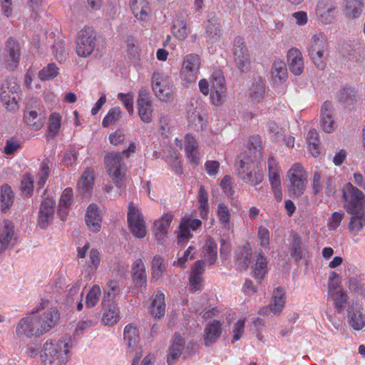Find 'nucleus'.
<instances>
[{"label":"nucleus","instance_id":"1","mask_svg":"<svg viewBox=\"0 0 365 365\" xmlns=\"http://www.w3.org/2000/svg\"><path fill=\"white\" fill-rule=\"evenodd\" d=\"M308 55L313 64L321 71L324 70L330 55V44L323 32L314 34L308 41Z\"/></svg>","mask_w":365,"mask_h":365},{"label":"nucleus","instance_id":"2","mask_svg":"<svg viewBox=\"0 0 365 365\" xmlns=\"http://www.w3.org/2000/svg\"><path fill=\"white\" fill-rule=\"evenodd\" d=\"M69 342L66 339L47 340L40 355L43 365H63L68 360Z\"/></svg>","mask_w":365,"mask_h":365},{"label":"nucleus","instance_id":"3","mask_svg":"<svg viewBox=\"0 0 365 365\" xmlns=\"http://www.w3.org/2000/svg\"><path fill=\"white\" fill-rule=\"evenodd\" d=\"M240 160L237 163V175L245 183L252 186L260 184L264 178L259 164L244 155L239 156Z\"/></svg>","mask_w":365,"mask_h":365},{"label":"nucleus","instance_id":"4","mask_svg":"<svg viewBox=\"0 0 365 365\" xmlns=\"http://www.w3.org/2000/svg\"><path fill=\"white\" fill-rule=\"evenodd\" d=\"M216 216L220 227L217 230L220 236V252H226L230 248V235L233 232V227L231 222V210L223 202L217 205Z\"/></svg>","mask_w":365,"mask_h":365},{"label":"nucleus","instance_id":"5","mask_svg":"<svg viewBox=\"0 0 365 365\" xmlns=\"http://www.w3.org/2000/svg\"><path fill=\"white\" fill-rule=\"evenodd\" d=\"M48 305L49 302L44 301L31 311V314H34L47 308L42 314L34 315L35 321L36 325L38 327L41 336L46 334L54 328L58 324L60 319L58 310L56 308H48Z\"/></svg>","mask_w":365,"mask_h":365},{"label":"nucleus","instance_id":"6","mask_svg":"<svg viewBox=\"0 0 365 365\" xmlns=\"http://www.w3.org/2000/svg\"><path fill=\"white\" fill-rule=\"evenodd\" d=\"M107 172L113 182L120 187L125 178L126 165L120 153H109L104 158Z\"/></svg>","mask_w":365,"mask_h":365},{"label":"nucleus","instance_id":"7","mask_svg":"<svg viewBox=\"0 0 365 365\" xmlns=\"http://www.w3.org/2000/svg\"><path fill=\"white\" fill-rule=\"evenodd\" d=\"M152 88L155 96L161 101L170 102L174 98L172 80L163 72L153 73Z\"/></svg>","mask_w":365,"mask_h":365},{"label":"nucleus","instance_id":"8","mask_svg":"<svg viewBox=\"0 0 365 365\" xmlns=\"http://www.w3.org/2000/svg\"><path fill=\"white\" fill-rule=\"evenodd\" d=\"M201 63L202 59L197 53H190L185 56L180 71V78L184 86L188 87L196 81Z\"/></svg>","mask_w":365,"mask_h":365},{"label":"nucleus","instance_id":"9","mask_svg":"<svg viewBox=\"0 0 365 365\" xmlns=\"http://www.w3.org/2000/svg\"><path fill=\"white\" fill-rule=\"evenodd\" d=\"M20 86L14 78H7L0 84V99L7 110L14 112L19 109L17 101Z\"/></svg>","mask_w":365,"mask_h":365},{"label":"nucleus","instance_id":"10","mask_svg":"<svg viewBox=\"0 0 365 365\" xmlns=\"http://www.w3.org/2000/svg\"><path fill=\"white\" fill-rule=\"evenodd\" d=\"M342 193L347 212L365 211V195L362 191L348 182L342 189Z\"/></svg>","mask_w":365,"mask_h":365},{"label":"nucleus","instance_id":"11","mask_svg":"<svg viewBox=\"0 0 365 365\" xmlns=\"http://www.w3.org/2000/svg\"><path fill=\"white\" fill-rule=\"evenodd\" d=\"M287 178L289 192L296 196L302 195L307 182V173L303 167L299 163H294L288 170Z\"/></svg>","mask_w":365,"mask_h":365},{"label":"nucleus","instance_id":"12","mask_svg":"<svg viewBox=\"0 0 365 365\" xmlns=\"http://www.w3.org/2000/svg\"><path fill=\"white\" fill-rule=\"evenodd\" d=\"M96 45V34L91 27L85 26L77 35L76 53L81 57H87L94 51Z\"/></svg>","mask_w":365,"mask_h":365},{"label":"nucleus","instance_id":"13","mask_svg":"<svg viewBox=\"0 0 365 365\" xmlns=\"http://www.w3.org/2000/svg\"><path fill=\"white\" fill-rule=\"evenodd\" d=\"M46 118L44 107L38 102L28 105L24 112V122L34 130H39L44 125Z\"/></svg>","mask_w":365,"mask_h":365},{"label":"nucleus","instance_id":"14","mask_svg":"<svg viewBox=\"0 0 365 365\" xmlns=\"http://www.w3.org/2000/svg\"><path fill=\"white\" fill-rule=\"evenodd\" d=\"M123 336L130 351L135 352L132 365H138L142 356V349L139 345L140 335L137 327L132 324H127L124 328Z\"/></svg>","mask_w":365,"mask_h":365},{"label":"nucleus","instance_id":"15","mask_svg":"<svg viewBox=\"0 0 365 365\" xmlns=\"http://www.w3.org/2000/svg\"><path fill=\"white\" fill-rule=\"evenodd\" d=\"M128 222L132 234L138 238H143L146 230L143 217L138 207L133 202L129 203Z\"/></svg>","mask_w":365,"mask_h":365},{"label":"nucleus","instance_id":"16","mask_svg":"<svg viewBox=\"0 0 365 365\" xmlns=\"http://www.w3.org/2000/svg\"><path fill=\"white\" fill-rule=\"evenodd\" d=\"M187 120L191 129L200 132L206 127V120L202 106L197 101L191 102L187 108Z\"/></svg>","mask_w":365,"mask_h":365},{"label":"nucleus","instance_id":"17","mask_svg":"<svg viewBox=\"0 0 365 365\" xmlns=\"http://www.w3.org/2000/svg\"><path fill=\"white\" fill-rule=\"evenodd\" d=\"M212 91L210 93L212 103L219 106L225 96L226 86L225 78L221 71H215L212 74Z\"/></svg>","mask_w":365,"mask_h":365},{"label":"nucleus","instance_id":"18","mask_svg":"<svg viewBox=\"0 0 365 365\" xmlns=\"http://www.w3.org/2000/svg\"><path fill=\"white\" fill-rule=\"evenodd\" d=\"M16 333L20 337L31 339L40 336L38 327L36 325L34 315L22 318L16 328Z\"/></svg>","mask_w":365,"mask_h":365},{"label":"nucleus","instance_id":"19","mask_svg":"<svg viewBox=\"0 0 365 365\" xmlns=\"http://www.w3.org/2000/svg\"><path fill=\"white\" fill-rule=\"evenodd\" d=\"M285 304V291L282 287H278L273 292V302L270 304L261 308L258 314L264 316H268L271 313L279 314Z\"/></svg>","mask_w":365,"mask_h":365},{"label":"nucleus","instance_id":"20","mask_svg":"<svg viewBox=\"0 0 365 365\" xmlns=\"http://www.w3.org/2000/svg\"><path fill=\"white\" fill-rule=\"evenodd\" d=\"M233 54L235 62L239 69L245 71L250 66V56L243 39L240 37H237L235 39Z\"/></svg>","mask_w":365,"mask_h":365},{"label":"nucleus","instance_id":"21","mask_svg":"<svg viewBox=\"0 0 365 365\" xmlns=\"http://www.w3.org/2000/svg\"><path fill=\"white\" fill-rule=\"evenodd\" d=\"M336 6L331 0H319L316 6V15L324 24H329L336 19Z\"/></svg>","mask_w":365,"mask_h":365},{"label":"nucleus","instance_id":"22","mask_svg":"<svg viewBox=\"0 0 365 365\" xmlns=\"http://www.w3.org/2000/svg\"><path fill=\"white\" fill-rule=\"evenodd\" d=\"M55 200L51 197H46L41 204L38 212V225L45 229L53 220L55 212Z\"/></svg>","mask_w":365,"mask_h":365},{"label":"nucleus","instance_id":"23","mask_svg":"<svg viewBox=\"0 0 365 365\" xmlns=\"http://www.w3.org/2000/svg\"><path fill=\"white\" fill-rule=\"evenodd\" d=\"M321 126L323 130L331 133L336 128L332 103L325 101L321 108Z\"/></svg>","mask_w":365,"mask_h":365},{"label":"nucleus","instance_id":"24","mask_svg":"<svg viewBox=\"0 0 365 365\" xmlns=\"http://www.w3.org/2000/svg\"><path fill=\"white\" fill-rule=\"evenodd\" d=\"M187 18L188 15L185 12L182 11L176 14L173 19L172 34L180 41L185 40L190 32V29L187 25Z\"/></svg>","mask_w":365,"mask_h":365},{"label":"nucleus","instance_id":"25","mask_svg":"<svg viewBox=\"0 0 365 365\" xmlns=\"http://www.w3.org/2000/svg\"><path fill=\"white\" fill-rule=\"evenodd\" d=\"M222 334V323L219 320L209 322L204 329V344L209 347L214 344Z\"/></svg>","mask_w":365,"mask_h":365},{"label":"nucleus","instance_id":"26","mask_svg":"<svg viewBox=\"0 0 365 365\" xmlns=\"http://www.w3.org/2000/svg\"><path fill=\"white\" fill-rule=\"evenodd\" d=\"M202 225L199 219L185 217L182 219L180 225V233L178 234V242L184 243L192 237L190 230H195Z\"/></svg>","mask_w":365,"mask_h":365},{"label":"nucleus","instance_id":"27","mask_svg":"<svg viewBox=\"0 0 365 365\" xmlns=\"http://www.w3.org/2000/svg\"><path fill=\"white\" fill-rule=\"evenodd\" d=\"M131 275L135 286L142 291L147 284L145 264L141 259H137L132 264Z\"/></svg>","mask_w":365,"mask_h":365},{"label":"nucleus","instance_id":"28","mask_svg":"<svg viewBox=\"0 0 365 365\" xmlns=\"http://www.w3.org/2000/svg\"><path fill=\"white\" fill-rule=\"evenodd\" d=\"M6 51L8 53L7 66L9 69L14 70L19 65L21 56L19 43L13 38H9L6 42Z\"/></svg>","mask_w":365,"mask_h":365},{"label":"nucleus","instance_id":"29","mask_svg":"<svg viewBox=\"0 0 365 365\" xmlns=\"http://www.w3.org/2000/svg\"><path fill=\"white\" fill-rule=\"evenodd\" d=\"M185 344V339L180 334H175L168 349L167 362L169 365L174 364L180 359L183 354Z\"/></svg>","mask_w":365,"mask_h":365},{"label":"nucleus","instance_id":"30","mask_svg":"<svg viewBox=\"0 0 365 365\" xmlns=\"http://www.w3.org/2000/svg\"><path fill=\"white\" fill-rule=\"evenodd\" d=\"M16 241L14 237V225L12 222L6 220L0 229V253L4 252L11 244Z\"/></svg>","mask_w":365,"mask_h":365},{"label":"nucleus","instance_id":"31","mask_svg":"<svg viewBox=\"0 0 365 365\" xmlns=\"http://www.w3.org/2000/svg\"><path fill=\"white\" fill-rule=\"evenodd\" d=\"M287 61L290 71L299 76L304 70V60L301 51L296 48H292L287 53Z\"/></svg>","mask_w":365,"mask_h":365},{"label":"nucleus","instance_id":"32","mask_svg":"<svg viewBox=\"0 0 365 365\" xmlns=\"http://www.w3.org/2000/svg\"><path fill=\"white\" fill-rule=\"evenodd\" d=\"M101 215L98 207L95 204H91L86 215V222L89 229L93 232H98L101 229Z\"/></svg>","mask_w":365,"mask_h":365},{"label":"nucleus","instance_id":"33","mask_svg":"<svg viewBox=\"0 0 365 365\" xmlns=\"http://www.w3.org/2000/svg\"><path fill=\"white\" fill-rule=\"evenodd\" d=\"M336 98L339 102L350 106L357 101L359 96L358 92L354 88L344 85L338 91Z\"/></svg>","mask_w":365,"mask_h":365},{"label":"nucleus","instance_id":"34","mask_svg":"<svg viewBox=\"0 0 365 365\" xmlns=\"http://www.w3.org/2000/svg\"><path fill=\"white\" fill-rule=\"evenodd\" d=\"M130 3L135 18L140 21H146L150 13L148 0H130Z\"/></svg>","mask_w":365,"mask_h":365},{"label":"nucleus","instance_id":"35","mask_svg":"<svg viewBox=\"0 0 365 365\" xmlns=\"http://www.w3.org/2000/svg\"><path fill=\"white\" fill-rule=\"evenodd\" d=\"M205 38L209 43L217 42L221 36L220 22L218 18L212 17L208 20L205 29Z\"/></svg>","mask_w":365,"mask_h":365},{"label":"nucleus","instance_id":"36","mask_svg":"<svg viewBox=\"0 0 365 365\" xmlns=\"http://www.w3.org/2000/svg\"><path fill=\"white\" fill-rule=\"evenodd\" d=\"M185 148L187 157L190 161L194 164H198L200 162L198 143L190 134H187L185 136Z\"/></svg>","mask_w":365,"mask_h":365},{"label":"nucleus","instance_id":"37","mask_svg":"<svg viewBox=\"0 0 365 365\" xmlns=\"http://www.w3.org/2000/svg\"><path fill=\"white\" fill-rule=\"evenodd\" d=\"M102 317V324L106 326H113L119 319V310L117 305L114 303H106V307H103Z\"/></svg>","mask_w":365,"mask_h":365},{"label":"nucleus","instance_id":"38","mask_svg":"<svg viewBox=\"0 0 365 365\" xmlns=\"http://www.w3.org/2000/svg\"><path fill=\"white\" fill-rule=\"evenodd\" d=\"M173 218V215L167 213L155 222V227L156 229L155 236L160 243H163L161 241L168 232Z\"/></svg>","mask_w":365,"mask_h":365},{"label":"nucleus","instance_id":"39","mask_svg":"<svg viewBox=\"0 0 365 365\" xmlns=\"http://www.w3.org/2000/svg\"><path fill=\"white\" fill-rule=\"evenodd\" d=\"M272 77L276 84L283 83L287 78V70L286 63L279 59L274 61L272 66Z\"/></svg>","mask_w":365,"mask_h":365},{"label":"nucleus","instance_id":"40","mask_svg":"<svg viewBox=\"0 0 365 365\" xmlns=\"http://www.w3.org/2000/svg\"><path fill=\"white\" fill-rule=\"evenodd\" d=\"M351 215L348 229L352 235L356 236L365 226V211L349 212Z\"/></svg>","mask_w":365,"mask_h":365},{"label":"nucleus","instance_id":"41","mask_svg":"<svg viewBox=\"0 0 365 365\" xmlns=\"http://www.w3.org/2000/svg\"><path fill=\"white\" fill-rule=\"evenodd\" d=\"M120 294L119 283L115 280H110L104 288V296L102 306L106 307V303L114 302L115 298Z\"/></svg>","mask_w":365,"mask_h":365},{"label":"nucleus","instance_id":"42","mask_svg":"<svg viewBox=\"0 0 365 365\" xmlns=\"http://www.w3.org/2000/svg\"><path fill=\"white\" fill-rule=\"evenodd\" d=\"M165 294L157 292L154 295L151 306L150 312L155 318L160 319L165 315Z\"/></svg>","mask_w":365,"mask_h":365},{"label":"nucleus","instance_id":"43","mask_svg":"<svg viewBox=\"0 0 365 365\" xmlns=\"http://www.w3.org/2000/svg\"><path fill=\"white\" fill-rule=\"evenodd\" d=\"M94 180L93 172L91 169L87 168L81 175V180L78 183V188L81 195H88L93 190Z\"/></svg>","mask_w":365,"mask_h":365},{"label":"nucleus","instance_id":"44","mask_svg":"<svg viewBox=\"0 0 365 365\" xmlns=\"http://www.w3.org/2000/svg\"><path fill=\"white\" fill-rule=\"evenodd\" d=\"M217 243L211 237H208L205 244L203 247V257L204 261L210 265H212L215 263L217 255Z\"/></svg>","mask_w":365,"mask_h":365},{"label":"nucleus","instance_id":"45","mask_svg":"<svg viewBox=\"0 0 365 365\" xmlns=\"http://www.w3.org/2000/svg\"><path fill=\"white\" fill-rule=\"evenodd\" d=\"M364 4L365 0H346V16L351 19L359 17L363 11Z\"/></svg>","mask_w":365,"mask_h":365},{"label":"nucleus","instance_id":"46","mask_svg":"<svg viewBox=\"0 0 365 365\" xmlns=\"http://www.w3.org/2000/svg\"><path fill=\"white\" fill-rule=\"evenodd\" d=\"M269 180L272 187H277L281 185L279 169L277 162L274 157H269L267 161Z\"/></svg>","mask_w":365,"mask_h":365},{"label":"nucleus","instance_id":"47","mask_svg":"<svg viewBox=\"0 0 365 365\" xmlns=\"http://www.w3.org/2000/svg\"><path fill=\"white\" fill-rule=\"evenodd\" d=\"M252 269L255 279L260 280L264 278L268 271L267 258L259 253L255 259V263L252 267Z\"/></svg>","mask_w":365,"mask_h":365},{"label":"nucleus","instance_id":"48","mask_svg":"<svg viewBox=\"0 0 365 365\" xmlns=\"http://www.w3.org/2000/svg\"><path fill=\"white\" fill-rule=\"evenodd\" d=\"M14 201V193L11 187L4 184L1 187V210L3 212H6L13 205Z\"/></svg>","mask_w":365,"mask_h":365},{"label":"nucleus","instance_id":"49","mask_svg":"<svg viewBox=\"0 0 365 365\" xmlns=\"http://www.w3.org/2000/svg\"><path fill=\"white\" fill-rule=\"evenodd\" d=\"M264 81L262 78H255L253 81L250 93L252 100L257 103L260 102L264 98Z\"/></svg>","mask_w":365,"mask_h":365},{"label":"nucleus","instance_id":"50","mask_svg":"<svg viewBox=\"0 0 365 365\" xmlns=\"http://www.w3.org/2000/svg\"><path fill=\"white\" fill-rule=\"evenodd\" d=\"M305 250L302 244V238L298 235H292V240L291 245L290 254L294 261L298 263L301 261L303 257V252Z\"/></svg>","mask_w":365,"mask_h":365},{"label":"nucleus","instance_id":"51","mask_svg":"<svg viewBox=\"0 0 365 365\" xmlns=\"http://www.w3.org/2000/svg\"><path fill=\"white\" fill-rule=\"evenodd\" d=\"M72 200L73 190L70 187H67L63 191L59 200V214L61 216L67 214L68 209L70 207Z\"/></svg>","mask_w":365,"mask_h":365},{"label":"nucleus","instance_id":"52","mask_svg":"<svg viewBox=\"0 0 365 365\" xmlns=\"http://www.w3.org/2000/svg\"><path fill=\"white\" fill-rule=\"evenodd\" d=\"M137 106L140 120L145 123H150L153 119V103L138 104Z\"/></svg>","mask_w":365,"mask_h":365},{"label":"nucleus","instance_id":"53","mask_svg":"<svg viewBox=\"0 0 365 365\" xmlns=\"http://www.w3.org/2000/svg\"><path fill=\"white\" fill-rule=\"evenodd\" d=\"M165 270V266L163 264V258L155 255L152 261V278L154 280H158L163 276Z\"/></svg>","mask_w":365,"mask_h":365},{"label":"nucleus","instance_id":"54","mask_svg":"<svg viewBox=\"0 0 365 365\" xmlns=\"http://www.w3.org/2000/svg\"><path fill=\"white\" fill-rule=\"evenodd\" d=\"M61 116L58 113H52L48 119V133L53 138L55 137L61 128Z\"/></svg>","mask_w":365,"mask_h":365},{"label":"nucleus","instance_id":"55","mask_svg":"<svg viewBox=\"0 0 365 365\" xmlns=\"http://www.w3.org/2000/svg\"><path fill=\"white\" fill-rule=\"evenodd\" d=\"M58 74V68L55 63H48L38 72V77L41 81H49Z\"/></svg>","mask_w":365,"mask_h":365},{"label":"nucleus","instance_id":"56","mask_svg":"<svg viewBox=\"0 0 365 365\" xmlns=\"http://www.w3.org/2000/svg\"><path fill=\"white\" fill-rule=\"evenodd\" d=\"M101 295V290L99 285H94L88 292L86 297V304L88 308L95 307Z\"/></svg>","mask_w":365,"mask_h":365},{"label":"nucleus","instance_id":"57","mask_svg":"<svg viewBox=\"0 0 365 365\" xmlns=\"http://www.w3.org/2000/svg\"><path fill=\"white\" fill-rule=\"evenodd\" d=\"M348 317L351 326L355 330H361L365 325L364 316L359 312L349 311Z\"/></svg>","mask_w":365,"mask_h":365},{"label":"nucleus","instance_id":"58","mask_svg":"<svg viewBox=\"0 0 365 365\" xmlns=\"http://www.w3.org/2000/svg\"><path fill=\"white\" fill-rule=\"evenodd\" d=\"M334 302L335 307L340 312L347 301V294L343 289L335 290L329 294Z\"/></svg>","mask_w":365,"mask_h":365},{"label":"nucleus","instance_id":"59","mask_svg":"<svg viewBox=\"0 0 365 365\" xmlns=\"http://www.w3.org/2000/svg\"><path fill=\"white\" fill-rule=\"evenodd\" d=\"M121 109L120 107H114L109 110L107 115L103 118L102 125L104 128L117 122L121 117Z\"/></svg>","mask_w":365,"mask_h":365},{"label":"nucleus","instance_id":"60","mask_svg":"<svg viewBox=\"0 0 365 365\" xmlns=\"http://www.w3.org/2000/svg\"><path fill=\"white\" fill-rule=\"evenodd\" d=\"M50 173V168L46 162L43 161L41 164L40 170L37 175V185L38 188L44 187Z\"/></svg>","mask_w":365,"mask_h":365},{"label":"nucleus","instance_id":"61","mask_svg":"<svg viewBox=\"0 0 365 365\" xmlns=\"http://www.w3.org/2000/svg\"><path fill=\"white\" fill-rule=\"evenodd\" d=\"M21 190L25 196H31L34 192V179L30 174L24 175L21 182Z\"/></svg>","mask_w":365,"mask_h":365},{"label":"nucleus","instance_id":"62","mask_svg":"<svg viewBox=\"0 0 365 365\" xmlns=\"http://www.w3.org/2000/svg\"><path fill=\"white\" fill-rule=\"evenodd\" d=\"M21 147V141L16 137H12L6 141L4 148L5 154L10 155L14 154Z\"/></svg>","mask_w":365,"mask_h":365},{"label":"nucleus","instance_id":"63","mask_svg":"<svg viewBox=\"0 0 365 365\" xmlns=\"http://www.w3.org/2000/svg\"><path fill=\"white\" fill-rule=\"evenodd\" d=\"M118 99L120 101L130 115L134 112L133 109V96L131 93H119L117 96Z\"/></svg>","mask_w":365,"mask_h":365},{"label":"nucleus","instance_id":"64","mask_svg":"<svg viewBox=\"0 0 365 365\" xmlns=\"http://www.w3.org/2000/svg\"><path fill=\"white\" fill-rule=\"evenodd\" d=\"M234 181L232 178L229 175H225L220 182V187L225 193V195L230 197L234 195Z\"/></svg>","mask_w":365,"mask_h":365}]
</instances>
